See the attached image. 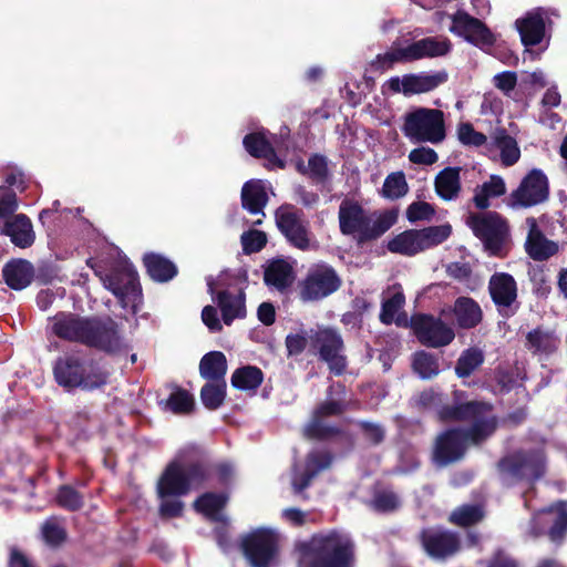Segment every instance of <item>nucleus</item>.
Returning <instances> with one entry per match:
<instances>
[{
	"label": "nucleus",
	"instance_id": "obj_1",
	"mask_svg": "<svg viewBox=\"0 0 567 567\" xmlns=\"http://www.w3.org/2000/svg\"><path fill=\"white\" fill-rule=\"evenodd\" d=\"M52 333L60 340L79 343L114 355L128 350L122 326L110 316H81L59 311L52 318Z\"/></svg>",
	"mask_w": 567,
	"mask_h": 567
},
{
	"label": "nucleus",
	"instance_id": "obj_2",
	"mask_svg": "<svg viewBox=\"0 0 567 567\" xmlns=\"http://www.w3.org/2000/svg\"><path fill=\"white\" fill-rule=\"evenodd\" d=\"M296 567H355L357 546L349 534L331 529L295 544Z\"/></svg>",
	"mask_w": 567,
	"mask_h": 567
},
{
	"label": "nucleus",
	"instance_id": "obj_3",
	"mask_svg": "<svg viewBox=\"0 0 567 567\" xmlns=\"http://www.w3.org/2000/svg\"><path fill=\"white\" fill-rule=\"evenodd\" d=\"M338 219L340 233L354 236L357 245L363 246L379 239L396 223L398 210H383L371 224L370 216L359 202L344 198L339 206Z\"/></svg>",
	"mask_w": 567,
	"mask_h": 567
},
{
	"label": "nucleus",
	"instance_id": "obj_4",
	"mask_svg": "<svg viewBox=\"0 0 567 567\" xmlns=\"http://www.w3.org/2000/svg\"><path fill=\"white\" fill-rule=\"evenodd\" d=\"M492 435L493 424L488 422L446 429L435 439L433 461L440 467L457 463L466 455L470 444L480 446Z\"/></svg>",
	"mask_w": 567,
	"mask_h": 567
},
{
	"label": "nucleus",
	"instance_id": "obj_5",
	"mask_svg": "<svg viewBox=\"0 0 567 567\" xmlns=\"http://www.w3.org/2000/svg\"><path fill=\"white\" fill-rule=\"evenodd\" d=\"M53 377L58 385L72 390L94 391L109 383L110 373L94 360H84L75 354L59 357L53 364Z\"/></svg>",
	"mask_w": 567,
	"mask_h": 567
},
{
	"label": "nucleus",
	"instance_id": "obj_6",
	"mask_svg": "<svg viewBox=\"0 0 567 567\" xmlns=\"http://www.w3.org/2000/svg\"><path fill=\"white\" fill-rule=\"evenodd\" d=\"M190 489L214 486H228L235 475L230 462H214L200 450L192 449L181 460Z\"/></svg>",
	"mask_w": 567,
	"mask_h": 567
},
{
	"label": "nucleus",
	"instance_id": "obj_7",
	"mask_svg": "<svg viewBox=\"0 0 567 567\" xmlns=\"http://www.w3.org/2000/svg\"><path fill=\"white\" fill-rule=\"evenodd\" d=\"M403 134L419 143H441L445 138L444 113L439 109L417 107L404 116Z\"/></svg>",
	"mask_w": 567,
	"mask_h": 567
},
{
	"label": "nucleus",
	"instance_id": "obj_8",
	"mask_svg": "<svg viewBox=\"0 0 567 567\" xmlns=\"http://www.w3.org/2000/svg\"><path fill=\"white\" fill-rule=\"evenodd\" d=\"M309 341L312 350L317 352L319 359L327 363L329 371L340 377L346 373L348 359L344 354V341L338 329L329 326L311 329Z\"/></svg>",
	"mask_w": 567,
	"mask_h": 567
},
{
	"label": "nucleus",
	"instance_id": "obj_9",
	"mask_svg": "<svg viewBox=\"0 0 567 567\" xmlns=\"http://www.w3.org/2000/svg\"><path fill=\"white\" fill-rule=\"evenodd\" d=\"M464 396V391L454 390L453 402L449 403L447 399H445L437 419L443 423L471 422V424H476L478 422H488L493 424L494 434L497 429V417L495 415H487L493 410L492 404L483 401L463 402L462 399Z\"/></svg>",
	"mask_w": 567,
	"mask_h": 567
},
{
	"label": "nucleus",
	"instance_id": "obj_10",
	"mask_svg": "<svg viewBox=\"0 0 567 567\" xmlns=\"http://www.w3.org/2000/svg\"><path fill=\"white\" fill-rule=\"evenodd\" d=\"M275 221L291 247L301 251H308L311 248L312 233L302 209L292 204H282L275 212Z\"/></svg>",
	"mask_w": 567,
	"mask_h": 567
},
{
	"label": "nucleus",
	"instance_id": "obj_11",
	"mask_svg": "<svg viewBox=\"0 0 567 567\" xmlns=\"http://www.w3.org/2000/svg\"><path fill=\"white\" fill-rule=\"evenodd\" d=\"M498 470L513 482L526 481L534 484L546 472V460L538 450L517 451L499 460Z\"/></svg>",
	"mask_w": 567,
	"mask_h": 567
},
{
	"label": "nucleus",
	"instance_id": "obj_12",
	"mask_svg": "<svg viewBox=\"0 0 567 567\" xmlns=\"http://www.w3.org/2000/svg\"><path fill=\"white\" fill-rule=\"evenodd\" d=\"M240 548L251 567H270L279 554V535L271 528H256L243 538Z\"/></svg>",
	"mask_w": 567,
	"mask_h": 567
},
{
	"label": "nucleus",
	"instance_id": "obj_13",
	"mask_svg": "<svg viewBox=\"0 0 567 567\" xmlns=\"http://www.w3.org/2000/svg\"><path fill=\"white\" fill-rule=\"evenodd\" d=\"M348 409L344 400H326L319 403L303 429V436L311 441L329 442L343 435V430L338 425L329 424L326 417L340 416Z\"/></svg>",
	"mask_w": 567,
	"mask_h": 567
},
{
	"label": "nucleus",
	"instance_id": "obj_14",
	"mask_svg": "<svg viewBox=\"0 0 567 567\" xmlns=\"http://www.w3.org/2000/svg\"><path fill=\"white\" fill-rule=\"evenodd\" d=\"M466 225L492 255H497L507 235L506 220L496 212L471 213Z\"/></svg>",
	"mask_w": 567,
	"mask_h": 567
},
{
	"label": "nucleus",
	"instance_id": "obj_15",
	"mask_svg": "<svg viewBox=\"0 0 567 567\" xmlns=\"http://www.w3.org/2000/svg\"><path fill=\"white\" fill-rule=\"evenodd\" d=\"M342 279L329 265H318L310 269L299 282V297L302 301H319L338 291Z\"/></svg>",
	"mask_w": 567,
	"mask_h": 567
},
{
	"label": "nucleus",
	"instance_id": "obj_16",
	"mask_svg": "<svg viewBox=\"0 0 567 567\" xmlns=\"http://www.w3.org/2000/svg\"><path fill=\"white\" fill-rule=\"evenodd\" d=\"M207 290L212 296L217 308L221 312V320L226 326H230L236 319L246 318V293L239 288L236 292H231L220 275L218 279H207Z\"/></svg>",
	"mask_w": 567,
	"mask_h": 567
},
{
	"label": "nucleus",
	"instance_id": "obj_17",
	"mask_svg": "<svg viewBox=\"0 0 567 567\" xmlns=\"http://www.w3.org/2000/svg\"><path fill=\"white\" fill-rule=\"evenodd\" d=\"M410 323L417 341L429 348L445 347L455 338L454 330L432 315L415 313Z\"/></svg>",
	"mask_w": 567,
	"mask_h": 567
},
{
	"label": "nucleus",
	"instance_id": "obj_18",
	"mask_svg": "<svg viewBox=\"0 0 567 567\" xmlns=\"http://www.w3.org/2000/svg\"><path fill=\"white\" fill-rule=\"evenodd\" d=\"M487 288L491 299L502 317L511 318L516 315L519 309L518 287L511 274L494 272L489 277Z\"/></svg>",
	"mask_w": 567,
	"mask_h": 567
},
{
	"label": "nucleus",
	"instance_id": "obj_19",
	"mask_svg": "<svg viewBox=\"0 0 567 567\" xmlns=\"http://www.w3.org/2000/svg\"><path fill=\"white\" fill-rule=\"evenodd\" d=\"M549 195L548 179L543 171L532 169L509 195L512 207H532L545 202Z\"/></svg>",
	"mask_w": 567,
	"mask_h": 567
},
{
	"label": "nucleus",
	"instance_id": "obj_20",
	"mask_svg": "<svg viewBox=\"0 0 567 567\" xmlns=\"http://www.w3.org/2000/svg\"><path fill=\"white\" fill-rule=\"evenodd\" d=\"M109 289L122 303H135L142 295L136 270L131 266L117 267L101 278Z\"/></svg>",
	"mask_w": 567,
	"mask_h": 567
},
{
	"label": "nucleus",
	"instance_id": "obj_21",
	"mask_svg": "<svg viewBox=\"0 0 567 567\" xmlns=\"http://www.w3.org/2000/svg\"><path fill=\"white\" fill-rule=\"evenodd\" d=\"M450 31L481 49L489 48L496 41L495 35L483 21L463 10L453 14Z\"/></svg>",
	"mask_w": 567,
	"mask_h": 567
},
{
	"label": "nucleus",
	"instance_id": "obj_22",
	"mask_svg": "<svg viewBox=\"0 0 567 567\" xmlns=\"http://www.w3.org/2000/svg\"><path fill=\"white\" fill-rule=\"evenodd\" d=\"M419 539L425 553L437 559L454 555L461 547L458 535L450 530L423 528Z\"/></svg>",
	"mask_w": 567,
	"mask_h": 567
},
{
	"label": "nucleus",
	"instance_id": "obj_23",
	"mask_svg": "<svg viewBox=\"0 0 567 567\" xmlns=\"http://www.w3.org/2000/svg\"><path fill=\"white\" fill-rule=\"evenodd\" d=\"M452 50V42L447 38L426 37L402 47L399 55L406 60V63L422 59L445 56Z\"/></svg>",
	"mask_w": 567,
	"mask_h": 567
},
{
	"label": "nucleus",
	"instance_id": "obj_24",
	"mask_svg": "<svg viewBox=\"0 0 567 567\" xmlns=\"http://www.w3.org/2000/svg\"><path fill=\"white\" fill-rule=\"evenodd\" d=\"M333 457V454L327 450L309 452L305 458V470L295 474L291 480L293 493L297 495L303 494L321 472L331 467Z\"/></svg>",
	"mask_w": 567,
	"mask_h": 567
},
{
	"label": "nucleus",
	"instance_id": "obj_25",
	"mask_svg": "<svg viewBox=\"0 0 567 567\" xmlns=\"http://www.w3.org/2000/svg\"><path fill=\"white\" fill-rule=\"evenodd\" d=\"M546 21L550 22L544 8L533 9L515 21L522 44L525 48L536 47L543 42L546 35Z\"/></svg>",
	"mask_w": 567,
	"mask_h": 567
},
{
	"label": "nucleus",
	"instance_id": "obj_26",
	"mask_svg": "<svg viewBox=\"0 0 567 567\" xmlns=\"http://www.w3.org/2000/svg\"><path fill=\"white\" fill-rule=\"evenodd\" d=\"M156 488L159 498L181 497L192 491L181 461L174 460L166 465Z\"/></svg>",
	"mask_w": 567,
	"mask_h": 567
},
{
	"label": "nucleus",
	"instance_id": "obj_27",
	"mask_svg": "<svg viewBox=\"0 0 567 567\" xmlns=\"http://www.w3.org/2000/svg\"><path fill=\"white\" fill-rule=\"evenodd\" d=\"M561 338L555 329L537 326L527 332L525 348L534 355L549 358L558 352Z\"/></svg>",
	"mask_w": 567,
	"mask_h": 567
},
{
	"label": "nucleus",
	"instance_id": "obj_28",
	"mask_svg": "<svg viewBox=\"0 0 567 567\" xmlns=\"http://www.w3.org/2000/svg\"><path fill=\"white\" fill-rule=\"evenodd\" d=\"M243 145L246 152L255 158H264L268 167L285 168L286 163L281 159L264 131L251 132L245 135Z\"/></svg>",
	"mask_w": 567,
	"mask_h": 567
},
{
	"label": "nucleus",
	"instance_id": "obj_29",
	"mask_svg": "<svg viewBox=\"0 0 567 567\" xmlns=\"http://www.w3.org/2000/svg\"><path fill=\"white\" fill-rule=\"evenodd\" d=\"M526 223L529 226V230L525 246L529 257L536 261H543L557 254V244L545 237L538 228L536 219L529 217L526 219Z\"/></svg>",
	"mask_w": 567,
	"mask_h": 567
},
{
	"label": "nucleus",
	"instance_id": "obj_30",
	"mask_svg": "<svg viewBox=\"0 0 567 567\" xmlns=\"http://www.w3.org/2000/svg\"><path fill=\"white\" fill-rule=\"evenodd\" d=\"M1 234L10 237L11 243L19 248L32 246L35 239L31 219L24 214H17L6 220Z\"/></svg>",
	"mask_w": 567,
	"mask_h": 567
},
{
	"label": "nucleus",
	"instance_id": "obj_31",
	"mask_svg": "<svg viewBox=\"0 0 567 567\" xmlns=\"http://www.w3.org/2000/svg\"><path fill=\"white\" fill-rule=\"evenodd\" d=\"M293 280V268L285 259L275 258L265 266L264 282L266 286L284 292L292 285Z\"/></svg>",
	"mask_w": 567,
	"mask_h": 567
},
{
	"label": "nucleus",
	"instance_id": "obj_32",
	"mask_svg": "<svg viewBox=\"0 0 567 567\" xmlns=\"http://www.w3.org/2000/svg\"><path fill=\"white\" fill-rule=\"evenodd\" d=\"M2 277L9 288L22 290L32 282L34 268L32 264L25 259H13L3 266Z\"/></svg>",
	"mask_w": 567,
	"mask_h": 567
},
{
	"label": "nucleus",
	"instance_id": "obj_33",
	"mask_svg": "<svg viewBox=\"0 0 567 567\" xmlns=\"http://www.w3.org/2000/svg\"><path fill=\"white\" fill-rule=\"evenodd\" d=\"M449 80L445 70L436 71L432 74L420 72L404 74V86L408 96L431 92L444 84Z\"/></svg>",
	"mask_w": 567,
	"mask_h": 567
},
{
	"label": "nucleus",
	"instance_id": "obj_34",
	"mask_svg": "<svg viewBox=\"0 0 567 567\" xmlns=\"http://www.w3.org/2000/svg\"><path fill=\"white\" fill-rule=\"evenodd\" d=\"M453 315L458 328L470 330L483 321V310L480 303L471 297H458L454 301Z\"/></svg>",
	"mask_w": 567,
	"mask_h": 567
},
{
	"label": "nucleus",
	"instance_id": "obj_35",
	"mask_svg": "<svg viewBox=\"0 0 567 567\" xmlns=\"http://www.w3.org/2000/svg\"><path fill=\"white\" fill-rule=\"evenodd\" d=\"M461 171V167L449 166L437 173L434 179V188L441 199L451 202L460 196L462 190Z\"/></svg>",
	"mask_w": 567,
	"mask_h": 567
},
{
	"label": "nucleus",
	"instance_id": "obj_36",
	"mask_svg": "<svg viewBox=\"0 0 567 567\" xmlns=\"http://www.w3.org/2000/svg\"><path fill=\"white\" fill-rule=\"evenodd\" d=\"M240 198L243 208L248 213L265 216L264 208L267 206L269 197L262 181L252 179L246 182L241 188Z\"/></svg>",
	"mask_w": 567,
	"mask_h": 567
},
{
	"label": "nucleus",
	"instance_id": "obj_37",
	"mask_svg": "<svg viewBox=\"0 0 567 567\" xmlns=\"http://www.w3.org/2000/svg\"><path fill=\"white\" fill-rule=\"evenodd\" d=\"M143 264L148 276L156 282H167L178 274V269L172 260L156 252L145 254Z\"/></svg>",
	"mask_w": 567,
	"mask_h": 567
},
{
	"label": "nucleus",
	"instance_id": "obj_38",
	"mask_svg": "<svg viewBox=\"0 0 567 567\" xmlns=\"http://www.w3.org/2000/svg\"><path fill=\"white\" fill-rule=\"evenodd\" d=\"M228 494L205 492L194 502L193 508L212 520H219V513L226 507Z\"/></svg>",
	"mask_w": 567,
	"mask_h": 567
},
{
	"label": "nucleus",
	"instance_id": "obj_39",
	"mask_svg": "<svg viewBox=\"0 0 567 567\" xmlns=\"http://www.w3.org/2000/svg\"><path fill=\"white\" fill-rule=\"evenodd\" d=\"M227 359L221 351H210L199 362V374L207 381H226Z\"/></svg>",
	"mask_w": 567,
	"mask_h": 567
},
{
	"label": "nucleus",
	"instance_id": "obj_40",
	"mask_svg": "<svg viewBox=\"0 0 567 567\" xmlns=\"http://www.w3.org/2000/svg\"><path fill=\"white\" fill-rule=\"evenodd\" d=\"M506 193V185L499 175H492L482 185L476 186L473 203L476 208L484 210L489 207V198L501 197Z\"/></svg>",
	"mask_w": 567,
	"mask_h": 567
},
{
	"label": "nucleus",
	"instance_id": "obj_41",
	"mask_svg": "<svg viewBox=\"0 0 567 567\" xmlns=\"http://www.w3.org/2000/svg\"><path fill=\"white\" fill-rule=\"evenodd\" d=\"M230 382L237 390L256 391L264 382V372L256 365H244L233 372Z\"/></svg>",
	"mask_w": 567,
	"mask_h": 567
},
{
	"label": "nucleus",
	"instance_id": "obj_42",
	"mask_svg": "<svg viewBox=\"0 0 567 567\" xmlns=\"http://www.w3.org/2000/svg\"><path fill=\"white\" fill-rule=\"evenodd\" d=\"M386 248L392 254L403 256H415L422 251L420 247L416 229L404 230L388 241Z\"/></svg>",
	"mask_w": 567,
	"mask_h": 567
},
{
	"label": "nucleus",
	"instance_id": "obj_43",
	"mask_svg": "<svg viewBox=\"0 0 567 567\" xmlns=\"http://www.w3.org/2000/svg\"><path fill=\"white\" fill-rule=\"evenodd\" d=\"M493 140L494 145L501 151V161L504 166H513L518 162L520 150L516 140L505 128L497 130Z\"/></svg>",
	"mask_w": 567,
	"mask_h": 567
},
{
	"label": "nucleus",
	"instance_id": "obj_44",
	"mask_svg": "<svg viewBox=\"0 0 567 567\" xmlns=\"http://www.w3.org/2000/svg\"><path fill=\"white\" fill-rule=\"evenodd\" d=\"M484 360L482 349L470 347L460 354L454 368L455 374L461 379L468 378L484 363Z\"/></svg>",
	"mask_w": 567,
	"mask_h": 567
},
{
	"label": "nucleus",
	"instance_id": "obj_45",
	"mask_svg": "<svg viewBox=\"0 0 567 567\" xmlns=\"http://www.w3.org/2000/svg\"><path fill=\"white\" fill-rule=\"evenodd\" d=\"M55 504L68 512H79L84 507L85 497L71 484L60 485L54 496Z\"/></svg>",
	"mask_w": 567,
	"mask_h": 567
},
{
	"label": "nucleus",
	"instance_id": "obj_46",
	"mask_svg": "<svg viewBox=\"0 0 567 567\" xmlns=\"http://www.w3.org/2000/svg\"><path fill=\"white\" fill-rule=\"evenodd\" d=\"M226 381H207L200 389L203 405L210 411L218 410L226 399Z\"/></svg>",
	"mask_w": 567,
	"mask_h": 567
},
{
	"label": "nucleus",
	"instance_id": "obj_47",
	"mask_svg": "<svg viewBox=\"0 0 567 567\" xmlns=\"http://www.w3.org/2000/svg\"><path fill=\"white\" fill-rule=\"evenodd\" d=\"M420 247L422 251L444 243L452 234V226L446 223L437 226H429L416 229Z\"/></svg>",
	"mask_w": 567,
	"mask_h": 567
},
{
	"label": "nucleus",
	"instance_id": "obj_48",
	"mask_svg": "<svg viewBox=\"0 0 567 567\" xmlns=\"http://www.w3.org/2000/svg\"><path fill=\"white\" fill-rule=\"evenodd\" d=\"M165 409L177 415L190 414L195 409V399L187 390L176 385L165 401Z\"/></svg>",
	"mask_w": 567,
	"mask_h": 567
},
{
	"label": "nucleus",
	"instance_id": "obj_49",
	"mask_svg": "<svg viewBox=\"0 0 567 567\" xmlns=\"http://www.w3.org/2000/svg\"><path fill=\"white\" fill-rule=\"evenodd\" d=\"M413 371L423 380L435 378L440 373L439 359L426 351H417L413 354Z\"/></svg>",
	"mask_w": 567,
	"mask_h": 567
},
{
	"label": "nucleus",
	"instance_id": "obj_50",
	"mask_svg": "<svg viewBox=\"0 0 567 567\" xmlns=\"http://www.w3.org/2000/svg\"><path fill=\"white\" fill-rule=\"evenodd\" d=\"M400 496L391 489H379L373 493L368 505L380 514L394 513L401 507Z\"/></svg>",
	"mask_w": 567,
	"mask_h": 567
},
{
	"label": "nucleus",
	"instance_id": "obj_51",
	"mask_svg": "<svg viewBox=\"0 0 567 567\" xmlns=\"http://www.w3.org/2000/svg\"><path fill=\"white\" fill-rule=\"evenodd\" d=\"M299 172L303 175L308 174L317 185L324 184L330 176L327 157L317 153L308 158V167L300 166Z\"/></svg>",
	"mask_w": 567,
	"mask_h": 567
},
{
	"label": "nucleus",
	"instance_id": "obj_52",
	"mask_svg": "<svg viewBox=\"0 0 567 567\" xmlns=\"http://www.w3.org/2000/svg\"><path fill=\"white\" fill-rule=\"evenodd\" d=\"M409 192V185L403 172H394L389 174L383 183L381 195L391 200L399 199Z\"/></svg>",
	"mask_w": 567,
	"mask_h": 567
},
{
	"label": "nucleus",
	"instance_id": "obj_53",
	"mask_svg": "<svg viewBox=\"0 0 567 567\" xmlns=\"http://www.w3.org/2000/svg\"><path fill=\"white\" fill-rule=\"evenodd\" d=\"M41 534L45 544L51 547L61 546L68 538L66 529L56 517H50L42 524Z\"/></svg>",
	"mask_w": 567,
	"mask_h": 567
},
{
	"label": "nucleus",
	"instance_id": "obj_54",
	"mask_svg": "<svg viewBox=\"0 0 567 567\" xmlns=\"http://www.w3.org/2000/svg\"><path fill=\"white\" fill-rule=\"evenodd\" d=\"M483 517L484 513L480 506L464 505L452 513L451 522L462 527H470L481 522Z\"/></svg>",
	"mask_w": 567,
	"mask_h": 567
},
{
	"label": "nucleus",
	"instance_id": "obj_55",
	"mask_svg": "<svg viewBox=\"0 0 567 567\" xmlns=\"http://www.w3.org/2000/svg\"><path fill=\"white\" fill-rule=\"evenodd\" d=\"M401 51L402 47H399V40L394 41L391 51L378 54L375 59L371 61V69L375 72H384L385 70L392 69L395 63H406V60L399 55Z\"/></svg>",
	"mask_w": 567,
	"mask_h": 567
},
{
	"label": "nucleus",
	"instance_id": "obj_56",
	"mask_svg": "<svg viewBox=\"0 0 567 567\" xmlns=\"http://www.w3.org/2000/svg\"><path fill=\"white\" fill-rule=\"evenodd\" d=\"M405 303V296L403 291L394 292L390 298L383 300L380 312V321L383 324H391L394 321L395 315Z\"/></svg>",
	"mask_w": 567,
	"mask_h": 567
},
{
	"label": "nucleus",
	"instance_id": "obj_57",
	"mask_svg": "<svg viewBox=\"0 0 567 567\" xmlns=\"http://www.w3.org/2000/svg\"><path fill=\"white\" fill-rule=\"evenodd\" d=\"M243 251L246 255L259 252L267 245V235L262 230L249 229L240 236Z\"/></svg>",
	"mask_w": 567,
	"mask_h": 567
},
{
	"label": "nucleus",
	"instance_id": "obj_58",
	"mask_svg": "<svg viewBox=\"0 0 567 567\" xmlns=\"http://www.w3.org/2000/svg\"><path fill=\"white\" fill-rule=\"evenodd\" d=\"M567 533V505L559 502L556 506V517L548 530V536L553 542H560Z\"/></svg>",
	"mask_w": 567,
	"mask_h": 567
},
{
	"label": "nucleus",
	"instance_id": "obj_59",
	"mask_svg": "<svg viewBox=\"0 0 567 567\" xmlns=\"http://www.w3.org/2000/svg\"><path fill=\"white\" fill-rule=\"evenodd\" d=\"M434 215L435 209L433 205L423 200L413 202L406 209V218L410 223L430 221Z\"/></svg>",
	"mask_w": 567,
	"mask_h": 567
},
{
	"label": "nucleus",
	"instance_id": "obj_60",
	"mask_svg": "<svg viewBox=\"0 0 567 567\" xmlns=\"http://www.w3.org/2000/svg\"><path fill=\"white\" fill-rule=\"evenodd\" d=\"M457 136L463 145L482 146L486 143V135L477 132L470 122L461 123L457 127Z\"/></svg>",
	"mask_w": 567,
	"mask_h": 567
},
{
	"label": "nucleus",
	"instance_id": "obj_61",
	"mask_svg": "<svg viewBox=\"0 0 567 567\" xmlns=\"http://www.w3.org/2000/svg\"><path fill=\"white\" fill-rule=\"evenodd\" d=\"M445 399L446 398L443 393L429 389L420 393L417 398V405L423 409L434 411L436 416H439L440 409L443 406Z\"/></svg>",
	"mask_w": 567,
	"mask_h": 567
},
{
	"label": "nucleus",
	"instance_id": "obj_62",
	"mask_svg": "<svg viewBox=\"0 0 567 567\" xmlns=\"http://www.w3.org/2000/svg\"><path fill=\"white\" fill-rule=\"evenodd\" d=\"M530 282L533 284L534 292L537 296L545 297L550 291L548 278L546 276L544 266H536L528 270Z\"/></svg>",
	"mask_w": 567,
	"mask_h": 567
},
{
	"label": "nucleus",
	"instance_id": "obj_63",
	"mask_svg": "<svg viewBox=\"0 0 567 567\" xmlns=\"http://www.w3.org/2000/svg\"><path fill=\"white\" fill-rule=\"evenodd\" d=\"M309 333L302 331L301 333H289L286 336L285 346L287 357H297L301 354L308 344Z\"/></svg>",
	"mask_w": 567,
	"mask_h": 567
},
{
	"label": "nucleus",
	"instance_id": "obj_64",
	"mask_svg": "<svg viewBox=\"0 0 567 567\" xmlns=\"http://www.w3.org/2000/svg\"><path fill=\"white\" fill-rule=\"evenodd\" d=\"M358 426L360 427L364 439L372 445H379L385 439V431L380 424L369 421H359Z\"/></svg>",
	"mask_w": 567,
	"mask_h": 567
}]
</instances>
